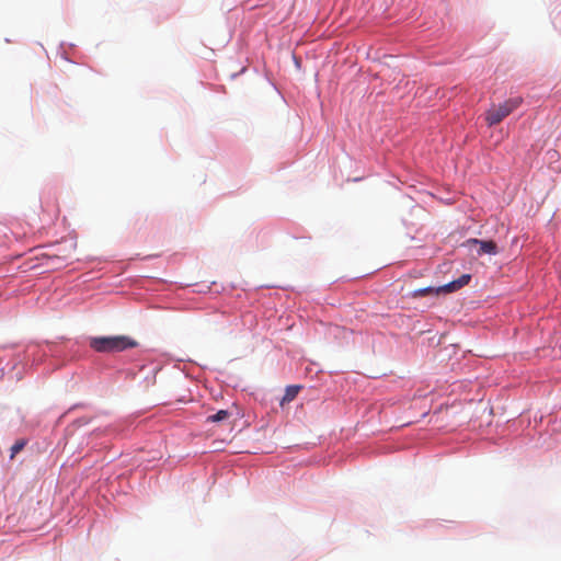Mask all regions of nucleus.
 Returning a JSON list of instances; mask_svg holds the SVG:
<instances>
[{"label": "nucleus", "instance_id": "0eeeda50", "mask_svg": "<svg viewBox=\"0 0 561 561\" xmlns=\"http://www.w3.org/2000/svg\"><path fill=\"white\" fill-rule=\"evenodd\" d=\"M230 416V412L227 410H219L217 413L207 416L206 421L209 423H218L226 421Z\"/></svg>", "mask_w": 561, "mask_h": 561}, {"label": "nucleus", "instance_id": "20e7f679", "mask_svg": "<svg viewBox=\"0 0 561 561\" xmlns=\"http://www.w3.org/2000/svg\"><path fill=\"white\" fill-rule=\"evenodd\" d=\"M470 279L471 276L469 274H463L458 279L453 280L444 286H440V289H443L444 293H453L466 286L470 282Z\"/></svg>", "mask_w": 561, "mask_h": 561}, {"label": "nucleus", "instance_id": "39448f33", "mask_svg": "<svg viewBox=\"0 0 561 561\" xmlns=\"http://www.w3.org/2000/svg\"><path fill=\"white\" fill-rule=\"evenodd\" d=\"M300 388L301 387L297 385L288 386L285 390L283 399L280 400V405L291 402L299 393Z\"/></svg>", "mask_w": 561, "mask_h": 561}, {"label": "nucleus", "instance_id": "f03ea898", "mask_svg": "<svg viewBox=\"0 0 561 561\" xmlns=\"http://www.w3.org/2000/svg\"><path fill=\"white\" fill-rule=\"evenodd\" d=\"M522 104L520 98H512L503 103L495 105L493 104L485 112V122L489 126L500 124L505 117H507L513 111H515Z\"/></svg>", "mask_w": 561, "mask_h": 561}, {"label": "nucleus", "instance_id": "6e6552de", "mask_svg": "<svg viewBox=\"0 0 561 561\" xmlns=\"http://www.w3.org/2000/svg\"><path fill=\"white\" fill-rule=\"evenodd\" d=\"M24 447V443L23 442H16L13 446H12V453L15 454V453H19L20 450H22Z\"/></svg>", "mask_w": 561, "mask_h": 561}, {"label": "nucleus", "instance_id": "423d86ee", "mask_svg": "<svg viewBox=\"0 0 561 561\" xmlns=\"http://www.w3.org/2000/svg\"><path fill=\"white\" fill-rule=\"evenodd\" d=\"M440 293H444L443 289H440V287L428 286V287H424V288L414 290L412 296L416 298V297H425V296H430V295H438Z\"/></svg>", "mask_w": 561, "mask_h": 561}, {"label": "nucleus", "instance_id": "f257e3e1", "mask_svg": "<svg viewBox=\"0 0 561 561\" xmlns=\"http://www.w3.org/2000/svg\"><path fill=\"white\" fill-rule=\"evenodd\" d=\"M137 346V342L125 335L98 336L90 340V347L99 353H116Z\"/></svg>", "mask_w": 561, "mask_h": 561}, {"label": "nucleus", "instance_id": "7ed1b4c3", "mask_svg": "<svg viewBox=\"0 0 561 561\" xmlns=\"http://www.w3.org/2000/svg\"><path fill=\"white\" fill-rule=\"evenodd\" d=\"M469 243L479 244L480 249L478 250V254H496L497 252V245L492 240H478V239H470L468 240Z\"/></svg>", "mask_w": 561, "mask_h": 561}]
</instances>
